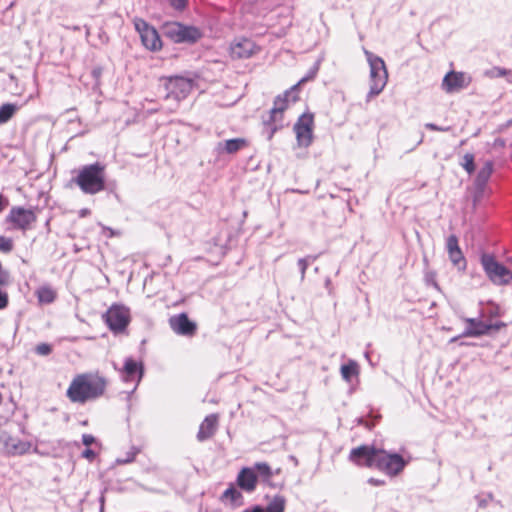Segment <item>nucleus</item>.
<instances>
[{"label": "nucleus", "instance_id": "nucleus-1", "mask_svg": "<svg viewBox=\"0 0 512 512\" xmlns=\"http://www.w3.org/2000/svg\"><path fill=\"white\" fill-rule=\"evenodd\" d=\"M106 384L105 378L98 373L78 374L71 381L66 395L71 402L84 404L101 397Z\"/></svg>", "mask_w": 512, "mask_h": 512}, {"label": "nucleus", "instance_id": "nucleus-2", "mask_svg": "<svg viewBox=\"0 0 512 512\" xmlns=\"http://www.w3.org/2000/svg\"><path fill=\"white\" fill-rule=\"evenodd\" d=\"M480 264L491 283L496 286H507L512 283V257L507 258L506 264L499 262L494 254L482 253Z\"/></svg>", "mask_w": 512, "mask_h": 512}, {"label": "nucleus", "instance_id": "nucleus-3", "mask_svg": "<svg viewBox=\"0 0 512 512\" xmlns=\"http://www.w3.org/2000/svg\"><path fill=\"white\" fill-rule=\"evenodd\" d=\"M75 183L86 194H96L105 188V166L94 163L79 169Z\"/></svg>", "mask_w": 512, "mask_h": 512}, {"label": "nucleus", "instance_id": "nucleus-4", "mask_svg": "<svg viewBox=\"0 0 512 512\" xmlns=\"http://www.w3.org/2000/svg\"><path fill=\"white\" fill-rule=\"evenodd\" d=\"M370 67V90L368 98H373L380 94L387 84L388 72L383 59L374 55L372 52L364 49Z\"/></svg>", "mask_w": 512, "mask_h": 512}, {"label": "nucleus", "instance_id": "nucleus-5", "mask_svg": "<svg viewBox=\"0 0 512 512\" xmlns=\"http://www.w3.org/2000/svg\"><path fill=\"white\" fill-rule=\"evenodd\" d=\"M166 37L175 43L193 44L202 38V31L195 26L184 25L180 22H168L163 26Z\"/></svg>", "mask_w": 512, "mask_h": 512}, {"label": "nucleus", "instance_id": "nucleus-6", "mask_svg": "<svg viewBox=\"0 0 512 512\" xmlns=\"http://www.w3.org/2000/svg\"><path fill=\"white\" fill-rule=\"evenodd\" d=\"M407 464L408 461L404 460L401 455L380 449L375 468L394 477L401 473Z\"/></svg>", "mask_w": 512, "mask_h": 512}, {"label": "nucleus", "instance_id": "nucleus-7", "mask_svg": "<svg viewBox=\"0 0 512 512\" xmlns=\"http://www.w3.org/2000/svg\"><path fill=\"white\" fill-rule=\"evenodd\" d=\"M134 27L139 33L142 44L151 51H158L162 48V41L157 30L141 18H134Z\"/></svg>", "mask_w": 512, "mask_h": 512}, {"label": "nucleus", "instance_id": "nucleus-8", "mask_svg": "<svg viewBox=\"0 0 512 512\" xmlns=\"http://www.w3.org/2000/svg\"><path fill=\"white\" fill-rule=\"evenodd\" d=\"M379 450L374 446L361 445L350 451L349 460L357 466L375 468Z\"/></svg>", "mask_w": 512, "mask_h": 512}, {"label": "nucleus", "instance_id": "nucleus-9", "mask_svg": "<svg viewBox=\"0 0 512 512\" xmlns=\"http://www.w3.org/2000/svg\"><path fill=\"white\" fill-rule=\"evenodd\" d=\"M166 98L180 101L188 96L193 88V82L184 77H171L165 83Z\"/></svg>", "mask_w": 512, "mask_h": 512}, {"label": "nucleus", "instance_id": "nucleus-10", "mask_svg": "<svg viewBox=\"0 0 512 512\" xmlns=\"http://www.w3.org/2000/svg\"><path fill=\"white\" fill-rule=\"evenodd\" d=\"M36 214L31 209L23 207H13L8 216L7 221L16 229L28 230L32 224L36 222Z\"/></svg>", "mask_w": 512, "mask_h": 512}, {"label": "nucleus", "instance_id": "nucleus-11", "mask_svg": "<svg viewBox=\"0 0 512 512\" xmlns=\"http://www.w3.org/2000/svg\"><path fill=\"white\" fill-rule=\"evenodd\" d=\"M313 124V115L303 114L294 125V131L300 147H308L312 143Z\"/></svg>", "mask_w": 512, "mask_h": 512}, {"label": "nucleus", "instance_id": "nucleus-12", "mask_svg": "<svg viewBox=\"0 0 512 512\" xmlns=\"http://www.w3.org/2000/svg\"><path fill=\"white\" fill-rule=\"evenodd\" d=\"M106 323L115 332L123 331L130 321L129 310L124 306L114 305L106 313Z\"/></svg>", "mask_w": 512, "mask_h": 512}, {"label": "nucleus", "instance_id": "nucleus-13", "mask_svg": "<svg viewBox=\"0 0 512 512\" xmlns=\"http://www.w3.org/2000/svg\"><path fill=\"white\" fill-rule=\"evenodd\" d=\"M464 321L468 324L462 334L465 337H479L488 334L491 330H499L505 326L502 322L487 324L476 318H465Z\"/></svg>", "mask_w": 512, "mask_h": 512}, {"label": "nucleus", "instance_id": "nucleus-14", "mask_svg": "<svg viewBox=\"0 0 512 512\" xmlns=\"http://www.w3.org/2000/svg\"><path fill=\"white\" fill-rule=\"evenodd\" d=\"M0 443L5 452L11 456L24 455L30 451L32 446L30 442L12 437L5 432L0 435Z\"/></svg>", "mask_w": 512, "mask_h": 512}, {"label": "nucleus", "instance_id": "nucleus-15", "mask_svg": "<svg viewBox=\"0 0 512 512\" xmlns=\"http://www.w3.org/2000/svg\"><path fill=\"white\" fill-rule=\"evenodd\" d=\"M291 91L278 96L274 101V106L270 111V123L274 125L271 135L282 126L283 113L288 108Z\"/></svg>", "mask_w": 512, "mask_h": 512}, {"label": "nucleus", "instance_id": "nucleus-16", "mask_svg": "<svg viewBox=\"0 0 512 512\" xmlns=\"http://www.w3.org/2000/svg\"><path fill=\"white\" fill-rule=\"evenodd\" d=\"M257 52L255 43L246 38L236 40L230 47L231 57L234 59L249 58Z\"/></svg>", "mask_w": 512, "mask_h": 512}, {"label": "nucleus", "instance_id": "nucleus-17", "mask_svg": "<svg viewBox=\"0 0 512 512\" xmlns=\"http://www.w3.org/2000/svg\"><path fill=\"white\" fill-rule=\"evenodd\" d=\"M470 83V78L463 72H449L445 75L442 87L446 92H454L467 87Z\"/></svg>", "mask_w": 512, "mask_h": 512}, {"label": "nucleus", "instance_id": "nucleus-18", "mask_svg": "<svg viewBox=\"0 0 512 512\" xmlns=\"http://www.w3.org/2000/svg\"><path fill=\"white\" fill-rule=\"evenodd\" d=\"M169 323L172 330L180 335L192 336L196 331V324L191 322L184 313L171 317Z\"/></svg>", "mask_w": 512, "mask_h": 512}, {"label": "nucleus", "instance_id": "nucleus-19", "mask_svg": "<svg viewBox=\"0 0 512 512\" xmlns=\"http://www.w3.org/2000/svg\"><path fill=\"white\" fill-rule=\"evenodd\" d=\"M143 375L142 366L132 358L125 360L124 367L121 371L122 379L125 382H136L139 383Z\"/></svg>", "mask_w": 512, "mask_h": 512}, {"label": "nucleus", "instance_id": "nucleus-20", "mask_svg": "<svg viewBox=\"0 0 512 512\" xmlns=\"http://www.w3.org/2000/svg\"><path fill=\"white\" fill-rule=\"evenodd\" d=\"M239 487L247 492H252L256 488L257 475L253 468H243L237 477Z\"/></svg>", "mask_w": 512, "mask_h": 512}, {"label": "nucleus", "instance_id": "nucleus-21", "mask_svg": "<svg viewBox=\"0 0 512 512\" xmlns=\"http://www.w3.org/2000/svg\"><path fill=\"white\" fill-rule=\"evenodd\" d=\"M286 507V499L282 495H275L266 507L260 505L245 509L242 512H284Z\"/></svg>", "mask_w": 512, "mask_h": 512}, {"label": "nucleus", "instance_id": "nucleus-22", "mask_svg": "<svg viewBox=\"0 0 512 512\" xmlns=\"http://www.w3.org/2000/svg\"><path fill=\"white\" fill-rule=\"evenodd\" d=\"M218 417L215 414L208 415L200 425L197 438L204 441L212 437L217 429Z\"/></svg>", "mask_w": 512, "mask_h": 512}, {"label": "nucleus", "instance_id": "nucleus-23", "mask_svg": "<svg viewBox=\"0 0 512 512\" xmlns=\"http://www.w3.org/2000/svg\"><path fill=\"white\" fill-rule=\"evenodd\" d=\"M247 142L243 138H234L219 142L216 146V150L219 154L227 153L233 154L246 147Z\"/></svg>", "mask_w": 512, "mask_h": 512}, {"label": "nucleus", "instance_id": "nucleus-24", "mask_svg": "<svg viewBox=\"0 0 512 512\" xmlns=\"http://www.w3.org/2000/svg\"><path fill=\"white\" fill-rule=\"evenodd\" d=\"M493 172V163L491 161H487L483 167L479 170L476 176V185L480 188H483L488 182L491 174Z\"/></svg>", "mask_w": 512, "mask_h": 512}, {"label": "nucleus", "instance_id": "nucleus-25", "mask_svg": "<svg viewBox=\"0 0 512 512\" xmlns=\"http://www.w3.org/2000/svg\"><path fill=\"white\" fill-rule=\"evenodd\" d=\"M341 376L346 382H350L352 376L358 375V364L354 360H349L347 364H344L340 368Z\"/></svg>", "mask_w": 512, "mask_h": 512}, {"label": "nucleus", "instance_id": "nucleus-26", "mask_svg": "<svg viewBox=\"0 0 512 512\" xmlns=\"http://www.w3.org/2000/svg\"><path fill=\"white\" fill-rule=\"evenodd\" d=\"M40 303L49 304L56 298V292L50 286H42L36 291Z\"/></svg>", "mask_w": 512, "mask_h": 512}, {"label": "nucleus", "instance_id": "nucleus-27", "mask_svg": "<svg viewBox=\"0 0 512 512\" xmlns=\"http://www.w3.org/2000/svg\"><path fill=\"white\" fill-rule=\"evenodd\" d=\"M19 107L16 104L6 103L0 106V125L7 123Z\"/></svg>", "mask_w": 512, "mask_h": 512}, {"label": "nucleus", "instance_id": "nucleus-28", "mask_svg": "<svg viewBox=\"0 0 512 512\" xmlns=\"http://www.w3.org/2000/svg\"><path fill=\"white\" fill-rule=\"evenodd\" d=\"M448 256L453 265L457 266L458 269L464 270L466 268V260L461 249L449 252Z\"/></svg>", "mask_w": 512, "mask_h": 512}, {"label": "nucleus", "instance_id": "nucleus-29", "mask_svg": "<svg viewBox=\"0 0 512 512\" xmlns=\"http://www.w3.org/2000/svg\"><path fill=\"white\" fill-rule=\"evenodd\" d=\"M255 473L257 472L264 480H269L272 477V470L265 462H258L253 467Z\"/></svg>", "mask_w": 512, "mask_h": 512}, {"label": "nucleus", "instance_id": "nucleus-30", "mask_svg": "<svg viewBox=\"0 0 512 512\" xmlns=\"http://www.w3.org/2000/svg\"><path fill=\"white\" fill-rule=\"evenodd\" d=\"M223 498L230 500L231 503L236 504L241 501L242 495L236 488L230 487L227 490H225Z\"/></svg>", "mask_w": 512, "mask_h": 512}, {"label": "nucleus", "instance_id": "nucleus-31", "mask_svg": "<svg viewBox=\"0 0 512 512\" xmlns=\"http://www.w3.org/2000/svg\"><path fill=\"white\" fill-rule=\"evenodd\" d=\"M510 72L507 69L501 67H493L485 72V75L489 78L504 77Z\"/></svg>", "mask_w": 512, "mask_h": 512}, {"label": "nucleus", "instance_id": "nucleus-32", "mask_svg": "<svg viewBox=\"0 0 512 512\" xmlns=\"http://www.w3.org/2000/svg\"><path fill=\"white\" fill-rule=\"evenodd\" d=\"M14 243L11 238L0 236V252L9 253L13 250Z\"/></svg>", "mask_w": 512, "mask_h": 512}, {"label": "nucleus", "instance_id": "nucleus-33", "mask_svg": "<svg viewBox=\"0 0 512 512\" xmlns=\"http://www.w3.org/2000/svg\"><path fill=\"white\" fill-rule=\"evenodd\" d=\"M464 169L469 173H473L475 170V164H474V156L470 153H467L464 155Z\"/></svg>", "mask_w": 512, "mask_h": 512}, {"label": "nucleus", "instance_id": "nucleus-34", "mask_svg": "<svg viewBox=\"0 0 512 512\" xmlns=\"http://www.w3.org/2000/svg\"><path fill=\"white\" fill-rule=\"evenodd\" d=\"M447 252L459 250L458 238L455 235H450L446 241Z\"/></svg>", "mask_w": 512, "mask_h": 512}, {"label": "nucleus", "instance_id": "nucleus-35", "mask_svg": "<svg viewBox=\"0 0 512 512\" xmlns=\"http://www.w3.org/2000/svg\"><path fill=\"white\" fill-rule=\"evenodd\" d=\"M35 351L38 355L47 356L52 352V347L47 343H41L36 346Z\"/></svg>", "mask_w": 512, "mask_h": 512}, {"label": "nucleus", "instance_id": "nucleus-36", "mask_svg": "<svg viewBox=\"0 0 512 512\" xmlns=\"http://www.w3.org/2000/svg\"><path fill=\"white\" fill-rule=\"evenodd\" d=\"M137 452L138 451L135 448H132L131 451H129L127 453V457L124 458V459H117V463H119V464H126V463L132 462L134 460Z\"/></svg>", "mask_w": 512, "mask_h": 512}, {"label": "nucleus", "instance_id": "nucleus-37", "mask_svg": "<svg viewBox=\"0 0 512 512\" xmlns=\"http://www.w3.org/2000/svg\"><path fill=\"white\" fill-rule=\"evenodd\" d=\"M317 68H315L313 71H311L307 76L303 77L302 79L299 80V82L294 85L292 87L291 90H295L297 89L300 85L304 84L305 82H307L308 80H311L315 77L316 73H317Z\"/></svg>", "mask_w": 512, "mask_h": 512}, {"label": "nucleus", "instance_id": "nucleus-38", "mask_svg": "<svg viewBox=\"0 0 512 512\" xmlns=\"http://www.w3.org/2000/svg\"><path fill=\"white\" fill-rule=\"evenodd\" d=\"M317 68H315L313 71H311L307 76L303 77L302 79L299 80V82L294 85L292 87L291 90H295L297 89L300 85L304 84L305 82H307L308 80H311L315 77L316 73H317Z\"/></svg>", "mask_w": 512, "mask_h": 512}, {"label": "nucleus", "instance_id": "nucleus-39", "mask_svg": "<svg viewBox=\"0 0 512 512\" xmlns=\"http://www.w3.org/2000/svg\"><path fill=\"white\" fill-rule=\"evenodd\" d=\"M298 266L301 272V279H304L306 270L309 266L308 258H301L298 260Z\"/></svg>", "mask_w": 512, "mask_h": 512}, {"label": "nucleus", "instance_id": "nucleus-40", "mask_svg": "<svg viewBox=\"0 0 512 512\" xmlns=\"http://www.w3.org/2000/svg\"><path fill=\"white\" fill-rule=\"evenodd\" d=\"M8 302V293L0 289V310L5 309L8 306Z\"/></svg>", "mask_w": 512, "mask_h": 512}, {"label": "nucleus", "instance_id": "nucleus-41", "mask_svg": "<svg viewBox=\"0 0 512 512\" xmlns=\"http://www.w3.org/2000/svg\"><path fill=\"white\" fill-rule=\"evenodd\" d=\"M170 5L177 10H183L187 5V0H168Z\"/></svg>", "mask_w": 512, "mask_h": 512}, {"label": "nucleus", "instance_id": "nucleus-42", "mask_svg": "<svg viewBox=\"0 0 512 512\" xmlns=\"http://www.w3.org/2000/svg\"><path fill=\"white\" fill-rule=\"evenodd\" d=\"M425 127L427 129L433 130V131H449L450 130V127H439L433 123H426Z\"/></svg>", "mask_w": 512, "mask_h": 512}, {"label": "nucleus", "instance_id": "nucleus-43", "mask_svg": "<svg viewBox=\"0 0 512 512\" xmlns=\"http://www.w3.org/2000/svg\"><path fill=\"white\" fill-rule=\"evenodd\" d=\"M95 438L90 434H84L82 436V442L85 446H90L92 443H94Z\"/></svg>", "mask_w": 512, "mask_h": 512}, {"label": "nucleus", "instance_id": "nucleus-44", "mask_svg": "<svg viewBox=\"0 0 512 512\" xmlns=\"http://www.w3.org/2000/svg\"><path fill=\"white\" fill-rule=\"evenodd\" d=\"M83 457L89 460H93L96 456L95 452L92 449H85L82 453Z\"/></svg>", "mask_w": 512, "mask_h": 512}, {"label": "nucleus", "instance_id": "nucleus-45", "mask_svg": "<svg viewBox=\"0 0 512 512\" xmlns=\"http://www.w3.org/2000/svg\"><path fill=\"white\" fill-rule=\"evenodd\" d=\"M368 483L373 485V486H383V485H385V481L384 480L376 479V478H373V477L368 479Z\"/></svg>", "mask_w": 512, "mask_h": 512}, {"label": "nucleus", "instance_id": "nucleus-46", "mask_svg": "<svg viewBox=\"0 0 512 512\" xmlns=\"http://www.w3.org/2000/svg\"><path fill=\"white\" fill-rule=\"evenodd\" d=\"M8 205V200L0 194V212H2Z\"/></svg>", "mask_w": 512, "mask_h": 512}, {"label": "nucleus", "instance_id": "nucleus-47", "mask_svg": "<svg viewBox=\"0 0 512 512\" xmlns=\"http://www.w3.org/2000/svg\"><path fill=\"white\" fill-rule=\"evenodd\" d=\"M89 214H90V210H89V209H87V208L81 209V210L79 211V216H80V217H86V216H87V215H89Z\"/></svg>", "mask_w": 512, "mask_h": 512}, {"label": "nucleus", "instance_id": "nucleus-48", "mask_svg": "<svg viewBox=\"0 0 512 512\" xmlns=\"http://www.w3.org/2000/svg\"><path fill=\"white\" fill-rule=\"evenodd\" d=\"M423 141V136L420 137V139L418 140L417 144H421Z\"/></svg>", "mask_w": 512, "mask_h": 512}]
</instances>
